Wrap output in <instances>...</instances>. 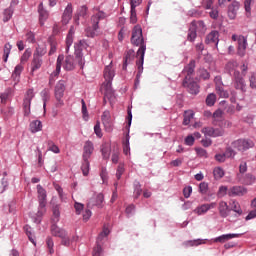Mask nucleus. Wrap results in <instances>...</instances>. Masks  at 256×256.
I'll list each match as a JSON object with an SVG mask.
<instances>
[{"label":"nucleus","instance_id":"obj_50","mask_svg":"<svg viewBox=\"0 0 256 256\" xmlns=\"http://www.w3.org/2000/svg\"><path fill=\"white\" fill-rule=\"evenodd\" d=\"M251 3H253V0H244V9L247 17H251Z\"/></svg>","mask_w":256,"mask_h":256},{"label":"nucleus","instance_id":"obj_19","mask_svg":"<svg viewBox=\"0 0 256 256\" xmlns=\"http://www.w3.org/2000/svg\"><path fill=\"white\" fill-rule=\"evenodd\" d=\"M205 43L208 45L211 43L215 44L216 49L219 47V32L218 31H212L206 36Z\"/></svg>","mask_w":256,"mask_h":256},{"label":"nucleus","instance_id":"obj_39","mask_svg":"<svg viewBox=\"0 0 256 256\" xmlns=\"http://www.w3.org/2000/svg\"><path fill=\"white\" fill-rule=\"evenodd\" d=\"M213 175L215 179H223L225 177V171L221 167H216L213 170Z\"/></svg>","mask_w":256,"mask_h":256},{"label":"nucleus","instance_id":"obj_40","mask_svg":"<svg viewBox=\"0 0 256 256\" xmlns=\"http://www.w3.org/2000/svg\"><path fill=\"white\" fill-rule=\"evenodd\" d=\"M230 205L231 210L234 211V213H237V215H243V210L241 209L239 202L233 201Z\"/></svg>","mask_w":256,"mask_h":256},{"label":"nucleus","instance_id":"obj_15","mask_svg":"<svg viewBox=\"0 0 256 256\" xmlns=\"http://www.w3.org/2000/svg\"><path fill=\"white\" fill-rule=\"evenodd\" d=\"M102 123L108 133H111V131H113V122H111V112H109V110L103 112Z\"/></svg>","mask_w":256,"mask_h":256},{"label":"nucleus","instance_id":"obj_45","mask_svg":"<svg viewBox=\"0 0 256 256\" xmlns=\"http://www.w3.org/2000/svg\"><path fill=\"white\" fill-rule=\"evenodd\" d=\"M216 101L217 96H215V94H209L206 98V105H208V107H213Z\"/></svg>","mask_w":256,"mask_h":256},{"label":"nucleus","instance_id":"obj_49","mask_svg":"<svg viewBox=\"0 0 256 256\" xmlns=\"http://www.w3.org/2000/svg\"><path fill=\"white\" fill-rule=\"evenodd\" d=\"M49 94H50V91L48 88H45L44 90L41 91V97L44 101V104H43L44 109L47 106V100L49 99Z\"/></svg>","mask_w":256,"mask_h":256},{"label":"nucleus","instance_id":"obj_36","mask_svg":"<svg viewBox=\"0 0 256 256\" xmlns=\"http://www.w3.org/2000/svg\"><path fill=\"white\" fill-rule=\"evenodd\" d=\"M205 244V240L197 239V240H189L184 242L186 247H197L199 245Z\"/></svg>","mask_w":256,"mask_h":256},{"label":"nucleus","instance_id":"obj_7","mask_svg":"<svg viewBox=\"0 0 256 256\" xmlns=\"http://www.w3.org/2000/svg\"><path fill=\"white\" fill-rule=\"evenodd\" d=\"M35 98V91L33 88H30L26 91L23 98V111L25 117L31 115V101Z\"/></svg>","mask_w":256,"mask_h":256},{"label":"nucleus","instance_id":"obj_10","mask_svg":"<svg viewBox=\"0 0 256 256\" xmlns=\"http://www.w3.org/2000/svg\"><path fill=\"white\" fill-rule=\"evenodd\" d=\"M182 85L191 95H197L199 93V84L193 80H189L188 76L184 78Z\"/></svg>","mask_w":256,"mask_h":256},{"label":"nucleus","instance_id":"obj_62","mask_svg":"<svg viewBox=\"0 0 256 256\" xmlns=\"http://www.w3.org/2000/svg\"><path fill=\"white\" fill-rule=\"evenodd\" d=\"M198 157H205L207 158V150L203 149V148H196L195 149Z\"/></svg>","mask_w":256,"mask_h":256},{"label":"nucleus","instance_id":"obj_32","mask_svg":"<svg viewBox=\"0 0 256 256\" xmlns=\"http://www.w3.org/2000/svg\"><path fill=\"white\" fill-rule=\"evenodd\" d=\"M11 49H13V46L10 43H6L4 45V49H3V61L4 63H7L8 59H9V55H11Z\"/></svg>","mask_w":256,"mask_h":256},{"label":"nucleus","instance_id":"obj_6","mask_svg":"<svg viewBox=\"0 0 256 256\" xmlns=\"http://www.w3.org/2000/svg\"><path fill=\"white\" fill-rule=\"evenodd\" d=\"M87 47H89L87 40H80L77 44L74 45L76 61L78 62L80 67H83V65H85V59L83 58V49H87Z\"/></svg>","mask_w":256,"mask_h":256},{"label":"nucleus","instance_id":"obj_34","mask_svg":"<svg viewBox=\"0 0 256 256\" xmlns=\"http://www.w3.org/2000/svg\"><path fill=\"white\" fill-rule=\"evenodd\" d=\"M46 53H47V46L38 45L35 53L33 54V57H39L41 59V57H43V55H45Z\"/></svg>","mask_w":256,"mask_h":256},{"label":"nucleus","instance_id":"obj_56","mask_svg":"<svg viewBox=\"0 0 256 256\" xmlns=\"http://www.w3.org/2000/svg\"><path fill=\"white\" fill-rule=\"evenodd\" d=\"M130 13V23L135 25V23H137V10L135 8H131Z\"/></svg>","mask_w":256,"mask_h":256},{"label":"nucleus","instance_id":"obj_58","mask_svg":"<svg viewBox=\"0 0 256 256\" xmlns=\"http://www.w3.org/2000/svg\"><path fill=\"white\" fill-rule=\"evenodd\" d=\"M29 57H31V51L29 50H25V52L23 53L20 62L23 63H27V61H29Z\"/></svg>","mask_w":256,"mask_h":256},{"label":"nucleus","instance_id":"obj_63","mask_svg":"<svg viewBox=\"0 0 256 256\" xmlns=\"http://www.w3.org/2000/svg\"><path fill=\"white\" fill-rule=\"evenodd\" d=\"M73 45V36L66 37V53H69V48Z\"/></svg>","mask_w":256,"mask_h":256},{"label":"nucleus","instance_id":"obj_53","mask_svg":"<svg viewBox=\"0 0 256 256\" xmlns=\"http://www.w3.org/2000/svg\"><path fill=\"white\" fill-rule=\"evenodd\" d=\"M219 127L220 129H231V127H233V123H231V121L229 120H223L221 122H219Z\"/></svg>","mask_w":256,"mask_h":256},{"label":"nucleus","instance_id":"obj_33","mask_svg":"<svg viewBox=\"0 0 256 256\" xmlns=\"http://www.w3.org/2000/svg\"><path fill=\"white\" fill-rule=\"evenodd\" d=\"M195 117V113L193 110H187L184 112V119H183V125H189L191 123V119Z\"/></svg>","mask_w":256,"mask_h":256},{"label":"nucleus","instance_id":"obj_22","mask_svg":"<svg viewBox=\"0 0 256 256\" xmlns=\"http://www.w3.org/2000/svg\"><path fill=\"white\" fill-rule=\"evenodd\" d=\"M63 69H65V71H73V69H75V58H73V56H66L63 63Z\"/></svg>","mask_w":256,"mask_h":256},{"label":"nucleus","instance_id":"obj_46","mask_svg":"<svg viewBox=\"0 0 256 256\" xmlns=\"http://www.w3.org/2000/svg\"><path fill=\"white\" fill-rule=\"evenodd\" d=\"M125 173V164L120 163L116 170V179L119 181L121 179V175Z\"/></svg>","mask_w":256,"mask_h":256},{"label":"nucleus","instance_id":"obj_14","mask_svg":"<svg viewBox=\"0 0 256 256\" xmlns=\"http://www.w3.org/2000/svg\"><path fill=\"white\" fill-rule=\"evenodd\" d=\"M243 195H247V188L243 186H233L228 190L229 197H243Z\"/></svg>","mask_w":256,"mask_h":256},{"label":"nucleus","instance_id":"obj_3","mask_svg":"<svg viewBox=\"0 0 256 256\" xmlns=\"http://www.w3.org/2000/svg\"><path fill=\"white\" fill-rule=\"evenodd\" d=\"M105 17H107V14L103 11H98L96 14L91 16V27H88L85 30L86 37H91L92 39L97 37V31H99V21L105 19Z\"/></svg>","mask_w":256,"mask_h":256},{"label":"nucleus","instance_id":"obj_9","mask_svg":"<svg viewBox=\"0 0 256 256\" xmlns=\"http://www.w3.org/2000/svg\"><path fill=\"white\" fill-rule=\"evenodd\" d=\"M232 147L237 149V151H247L248 149H253L255 143L249 139H238L232 142Z\"/></svg>","mask_w":256,"mask_h":256},{"label":"nucleus","instance_id":"obj_24","mask_svg":"<svg viewBox=\"0 0 256 256\" xmlns=\"http://www.w3.org/2000/svg\"><path fill=\"white\" fill-rule=\"evenodd\" d=\"M38 13H39V21L40 25H45V21L49 19V12L43 9V3H40L38 6Z\"/></svg>","mask_w":256,"mask_h":256},{"label":"nucleus","instance_id":"obj_11","mask_svg":"<svg viewBox=\"0 0 256 256\" xmlns=\"http://www.w3.org/2000/svg\"><path fill=\"white\" fill-rule=\"evenodd\" d=\"M54 93L59 105H63V95L65 94V80H60L56 84Z\"/></svg>","mask_w":256,"mask_h":256},{"label":"nucleus","instance_id":"obj_25","mask_svg":"<svg viewBox=\"0 0 256 256\" xmlns=\"http://www.w3.org/2000/svg\"><path fill=\"white\" fill-rule=\"evenodd\" d=\"M218 211L220 213V216L225 219L226 217H229V211H231V209H229V205H227V202L220 201Z\"/></svg>","mask_w":256,"mask_h":256},{"label":"nucleus","instance_id":"obj_54","mask_svg":"<svg viewBox=\"0 0 256 256\" xmlns=\"http://www.w3.org/2000/svg\"><path fill=\"white\" fill-rule=\"evenodd\" d=\"M143 193V189H141V183L136 182L134 188L135 199H139V196Z\"/></svg>","mask_w":256,"mask_h":256},{"label":"nucleus","instance_id":"obj_4","mask_svg":"<svg viewBox=\"0 0 256 256\" xmlns=\"http://www.w3.org/2000/svg\"><path fill=\"white\" fill-rule=\"evenodd\" d=\"M37 193L39 210L37 212L38 218H35L34 223H41V217L45 214V207L47 206V191H45L42 185H37Z\"/></svg>","mask_w":256,"mask_h":256},{"label":"nucleus","instance_id":"obj_12","mask_svg":"<svg viewBox=\"0 0 256 256\" xmlns=\"http://www.w3.org/2000/svg\"><path fill=\"white\" fill-rule=\"evenodd\" d=\"M202 133L207 137H223L225 130L223 128L205 127L202 129Z\"/></svg>","mask_w":256,"mask_h":256},{"label":"nucleus","instance_id":"obj_37","mask_svg":"<svg viewBox=\"0 0 256 256\" xmlns=\"http://www.w3.org/2000/svg\"><path fill=\"white\" fill-rule=\"evenodd\" d=\"M89 167H90L89 159L83 158L81 170H82L84 177H87V175H89Z\"/></svg>","mask_w":256,"mask_h":256},{"label":"nucleus","instance_id":"obj_35","mask_svg":"<svg viewBox=\"0 0 256 256\" xmlns=\"http://www.w3.org/2000/svg\"><path fill=\"white\" fill-rule=\"evenodd\" d=\"M216 92L220 97H223L224 99L229 97V93L223 89V85L219 82H216Z\"/></svg>","mask_w":256,"mask_h":256},{"label":"nucleus","instance_id":"obj_64","mask_svg":"<svg viewBox=\"0 0 256 256\" xmlns=\"http://www.w3.org/2000/svg\"><path fill=\"white\" fill-rule=\"evenodd\" d=\"M199 75H200V78L204 79V80H207V79H209V77H211V75L205 69H201L199 71Z\"/></svg>","mask_w":256,"mask_h":256},{"label":"nucleus","instance_id":"obj_17","mask_svg":"<svg viewBox=\"0 0 256 256\" xmlns=\"http://www.w3.org/2000/svg\"><path fill=\"white\" fill-rule=\"evenodd\" d=\"M73 17V4L68 3L63 14H62V24L67 25Z\"/></svg>","mask_w":256,"mask_h":256},{"label":"nucleus","instance_id":"obj_13","mask_svg":"<svg viewBox=\"0 0 256 256\" xmlns=\"http://www.w3.org/2000/svg\"><path fill=\"white\" fill-rule=\"evenodd\" d=\"M247 45V37L239 35L237 46V55H239V57H245V54L247 53Z\"/></svg>","mask_w":256,"mask_h":256},{"label":"nucleus","instance_id":"obj_5","mask_svg":"<svg viewBox=\"0 0 256 256\" xmlns=\"http://www.w3.org/2000/svg\"><path fill=\"white\" fill-rule=\"evenodd\" d=\"M232 85L237 91H241L242 93L247 91V83H245V78H243V75H241V72L239 71H234Z\"/></svg>","mask_w":256,"mask_h":256},{"label":"nucleus","instance_id":"obj_38","mask_svg":"<svg viewBox=\"0 0 256 256\" xmlns=\"http://www.w3.org/2000/svg\"><path fill=\"white\" fill-rule=\"evenodd\" d=\"M47 145H48V151H52V153H56V154L61 153L59 146H56L55 142H53L52 140H48Z\"/></svg>","mask_w":256,"mask_h":256},{"label":"nucleus","instance_id":"obj_30","mask_svg":"<svg viewBox=\"0 0 256 256\" xmlns=\"http://www.w3.org/2000/svg\"><path fill=\"white\" fill-rule=\"evenodd\" d=\"M62 63H63V56H58L57 62H56V70L50 76V83H51V81H53V77H57V75H59V73H61Z\"/></svg>","mask_w":256,"mask_h":256},{"label":"nucleus","instance_id":"obj_8","mask_svg":"<svg viewBox=\"0 0 256 256\" xmlns=\"http://www.w3.org/2000/svg\"><path fill=\"white\" fill-rule=\"evenodd\" d=\"M205 29V22L203 21H192L188 30L187 39L191 43L197 39V29Z\"/></svg>","mask_w":256,"mask_h":256},{"label":"nucleus","instance_id":"obj_16","mask_svg":"<svg viewBox=\"0 0 256 256\" xmlns=\"http://www.w3.org/2000/svg\"><path fill=\"white\" fill-rule=\"evenodd\" d=\"M93 151H95V146L93 142L90 140L84 143L82 159H91V155H93Z\"/></svg>","mask_w":256,"mask_h":256},{"label":"nucleus","instance_id":"obj_23","mask_svg":"<svg viewBox=\"0 0 256 256\" xmlns=\"http://www.w3.org/2000/svg\"><path fill=\"white\" fill-rule=\"evenodd\" d=\"M51 233L54 237H59L60 239L67 237V231L63 228H59L56 224L51 226Z\"/></svg>","mask_w":256,"mask_h":256},{"label":"nucleus","instance_id":"obj_41","mask_svg":"<svg viewBox=\"0 0 256 256\" xmlns=\"http://www.w3.org/2000/svg\"><path fill=\"white\" fill-rule=\"evenodd\" d=\"M52 211H53L52 221L53 223H58L59 217L61 215V213L59 212V206L58 205L54 206Z\"/></svg>","mask_w":256,"mask_h":256},{"label":"nucleus","instance_id":"obj_1","mask_svg":"<svg viewBox=\"0 0 256 256\" xmlns=\"http://www.w3.org/2000/svg\"><path fill=\"white\" fill-rule=\"evenodd\" d=\"M131 43L135 47H139L136 57L138 60L136 61V65L138 67L137 77H140L141 73H143V63L145 61V51H147V45L145 44V39L143 38V30L141 26L137 25L134 27L131 36Z\"/></svg>","mask_w":256,"mask_h":256},{"label":"nucleus","instance_id":"obj_61","mask_svg":"<svg viewBox=\"0 0 256 256\" xmlns=\"http://www.w3.org/2000/svg\"><path fill=\"white\" fill-rule=\"evenodd\" d=\"M109 233H110L109 228L104 226L102 232L98 236V241H103V238L107 237V235H109Z\"/></svg>","mask_w":256,"mask_h":256},{"label":"nucleus","instance_id":"obj_29","mask_svg":"<svg viewBox=\"0 0 256 256\" xmlns=\"http://www.w3.org/2000/svg\"><path fill=\"white\" fill-rule=\"evenodd\" d=\"M235 237H239V234H223L217 238H215V243H225V241H229V239H235Z\"/></svg>","mask_w":256,"mask_h":256},{"label":"nucleus","instance_id":"obj_18","mask_svg":"<svg viewBox=\"0 0 256 256\" xmlns=\"http://www.w3.org/2000/svg\"><path fill=\"white\" fill-rule=\"evenodd\" d=\"M215 207H217V202H211L210 204H202L194 210V213H196L197 215H205L207 211L215 209Z\"/></svg>","mask_w":256,"mask_h":256},{"label":"nucleus","instance_id":"obj_43","mask_svg":"<svg viewBox=\"0 0 256 256\" xmlns=\"http://www.w3.org/2000/svg\"><path fill=\"white\" fill-rule=\"evenodd\" d=\"M24 231H25L29 241H31V243H33V245H36L35 238L33 237V233L31 232V227L29 225L24 226Z\"/></svg>","mask_w":256,"mask_h":256},{"label":"nucleus","instance_id":"obj_28","mask_svg":"<svg viewBox=\"0 0 256 256\" xmlns=\"http://www.w3.org/2000/svg\"><path fill=\"white\" fill-rule=\"evenodd\" d=\"M42 129H43V123H41L40 120H33L30 123L31 133H39V131H42Z\"/></svg>","mask_w":256,"mask_h":256},{"label":"nucleus","instance_id":"obj_52","mask_svg":"<svg viewBox=\"0 0 256 256\" xmlns=\"http://www.w3.org/2000/svg\"><path fill=\"white\" fill-rule=\"evenodd\" d=\"M225 195H229V189L227 188V186H220L217 192V196L221 198L225 197Z\"/></svg>","mask_w":256,"mask_h":256},{"label":"nucleus","instance_id":"obj_55","mask_svg":"<svg viewBox=\"0 0 256 256\" xmlns=\"http://www.w3.org/2000/svg\"><path fill=\"white\" fill-rule=\"evenodd\" d=\"M199 191L202 195H206L207 191H209V184L201 182L199 185Z\"/></svg>","mask_w":256,"mask_h":256},{"label":"nucleus","instance_id":"obj_60","mask_svg":"<svg viewBox=\"0 0 256 256\" xmlns=\"http://www.w3.org/2000/svg\"><path fill=\"white\" fill-rule=\"evenodd\" d=\"M103 254V248L101 245L97 244L96 247H94L92 255L93 256H101Z\"/></svg>","mask_w":256,"mask_h":256},{"label":"nucleus","instance_id":"obj_27","mask_svg":"<svg viewBox=\"0 0 256 256\" xmlns=\"http://www.w3.org/2000/svg\"><path fill=\"white\" fill-rule=\"evenodd\" d=\"M42 65H43V59L39 58L38 56H33V60L31 63L32 73H35V71H38V69H41Z\"/></svg>","mask_w":256,"mask_h":256},{"label":"nucleus","instance_id":"obj_57","mask_svg":"<svg viewBox=\"0 0 256 256\" xmlns=\"http://www.w3.org/2000/svg\"><path fill=\"white\" fill-rule=\"evenodd\" d=\"M94 133L97 135V137L101 138L103 137V132L101 131V122H97L94 126Z\"/></svg>","mask_w":256,"mask_h":256},{"label":"nucleus","instance_id":"obj_48","mask_svg":"<svg viewBox=\"0 0 256 256\" xmlns=\"http://www.w3.org/2000/svg\"><path fill=\"white\" fill-rule=\"evenodd\" d=\"M243 183L244 185H253V183H255V176L252 174H246Z\"/></svg>","mask_w":256,"mask_h":256},{"label":"nucleus","instance_id":"obj_44","mask_svg":"<svg viewBox=\"0 0 256 256\" xmlns=\"http://www.w3.org/2000/svg\"><path fill=\"white\" fill-rule=\"evenodd\" d=\"M237 67H239V64L237 63V61H235V60H232V61H230V62H228L227 64H226V69H227V71H229V72H231V71H238V70H236L237 69Z\"/></svg>","mask_w":256,"mask_h":256},{"label":"nucleus","instance_id":"obj_20","mask_svg":"<svg viewBox=\"0 0 256 256\" xmlns=\"http://www.w3.org/2000/svg\"><path fill=\"white\" fill-rule=\"evenodd\" d=\"M135 61V50L133 49H130L126 52V55L124 57V63H123V66H122V69L124 71L127 70V65H131V63Z\"/></svg>","mask_w":256,"mask_h":256},{"label":"nucleus","instance_id":"obj_2","mask_svg":"<svg viewBox=\"0 0 256 256\" xmlns=\"http://www.w3.org/2000/svg\"><path fill=\"white\" fill-rule=\"evenodd\" d=\"M113 77H115V70H113V63L106 66L104 69V79L105 81L101 85L100 91L106 97H113V87L111 86V81H113Z\"/></svg>","mask_w":256,"mask_h":256},{"label":"nucleus","instance_id":"obj_47","mask_svg":"<svg viewBox=\"0 0 256 256\" xmlns=\"http://www.w3.org/2000/svg\"><path fill=\"white\" fill-rule=\"evenodd\" d=\"M46 244H47V248H48V251L50 253V255H53V253H55V249H53L54 247V242H53V238L52 237H48L46 239Z\"/></svg>","mask_w":256,"mask_h":256},{"label":"nucleus","instance_id":"obj_59","mask_svg":"<svg viewBox=\"0 0 256 256\" xmlns=\"http://www.w3.org/2000/svg\"><path fill=\"white\" fill-rule=\"evenodd\" d=\"M249 83L251 89H256V73H251L249 77Z\"/></svg>","mask_w":256,"mask_h":256},{"label":"nucleus","instance_id":"obj_42","mask_svg":"<svg viewBox=\"0 0 256 256\" xmlns=\"http://www.w3.org/2000/svg\"><path fill=\"white\" fill-rule=\"evenodd\" d=\"M3 15H4L3 21L4 23H7V21H9L11 17H13V8L10 7L8 9H5Z\"/></svg>","mask_w":256,"mask_h":256},{"label":"nucleus","instance_id":"obj_51","mask_svg":"<svg viewBox=\"0 0 256 256\" xmlns=\"http://www.w3.org/2000/svg\"><path fill=\"white\" fill-rule=\"evenodd\" d=\"M104 196L102 193L98 194L95 198V201L92 203V205H96V207H101L103 205Z\"/></svg>","mask_w":256,"mask_h":256},{"label":"nucleus","instance_id":"obj_31","mask_svg":"<svg viewBox=\"0 0 256 256\" xmlns=\"http://www.w3.org/2000/svg\"><path fill=\"white\" fill-rule=\"evenodd\" d=\"M48 43L50 45V50L48 55H53L57 52V39H55V37H50L48 39Z\"/></svg>","mask_w":256,"mask_h":256},{"label":"nucleus","instance_id":"obj_21","mask_svg":"<svg viewBox=\"0 0 256 256\" xmlns=\"http://www.w3.org/2000/svg\"><path fill=\"white\" fill-rule=\"evenodd\" d=\"M240 4L237 1H233L231 5L228 6V17L233 20L237 17V11H239Z\"/></svg>","mask_w":256,"mask_h":256},{"label":"nucleus","instance_id":"obj_26","mask_svg":"<svg viewBox=\"0 0 256 256\" xmlns=\"http://www.w3.org/2000/svg\"><path fill=\"white\" fill-rule=\"evenodd\" d=\"M182 73H186L185 77H188V81H191V76L195 73V60H191L190 63L183 69Z\"/></svg>","mask_w":256,"mask_h":256}]
</instances>
